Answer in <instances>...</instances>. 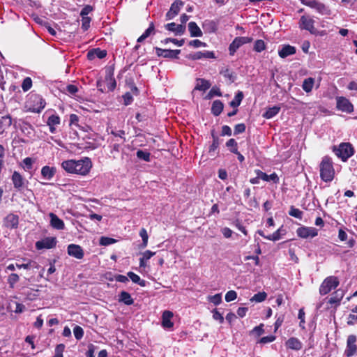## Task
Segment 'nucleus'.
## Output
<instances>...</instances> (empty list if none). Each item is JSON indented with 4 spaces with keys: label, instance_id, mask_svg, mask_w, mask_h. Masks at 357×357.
<instances>
[{
    "label": "nucleus",
    "instance_id": "nucleus-44",
    "mask_svg": "<svg viewBox=\"0 0 357 357\" xmlns=\"http://www.w3.org/2000/svg\"><path fill=\"white\" fill-rule=\"evenodd\" d=\"M136 155L139 159L143 160L145 162H149L151 160V153L148 151L138 150Z\"/></svg>",
    "mask_w": 357,
    "mask_h": 357
},
{
    "label": "nucleus",
    "instance_id": "nucleus-43",
    "mask_svg": "<svg viewBox=\"0 0 357 357\" xmlns=\"http://www.w3.org/2000/svg\"><path fill=\"white\" fill-rule=\"evenodd\" d=\"M303 211H301L300 209L295 208L294 206H291L290 207V210L289 211V215L294 217L296 218H298L299 220H301L303 218Z\"/></svg>",
    "mask_w": 357,
    "mask_h": 357
},
{
    "label": "nucleus",
    "instance_id": "nucleus-39",
    "mask_svg": "<svg viewBox=\"0 0 357 357\" xmlns=\"http://www.w3.org/2000/svg\"><path fill=\"white\" fill-rule=\"evenodd\" d=\"M127 275L130 278L132 282L138 284L141 287L146 286V281L142 280L140 277L138 275L135 274V273L130 271L127 273Z\"/></svg>",
    "mask_w": 357,
    "mask_h": 357
},
{
    "label": "nucleus",
    "instance_id": "nucleus-26",
    "mask_svg": "<svg viewBox=\"0 0 357 357\" xmlns=\"http://www.w3.org/2000/svg\"><path fill=\"white\" fill-rule=\"evenodd\" d=\"M296 49L295 47L290 45H284L282 49L278 51L280 57L284 59L289 56L296 54Z\"/></svg>",
    "mask_w": 357,
    "mask_h": 357
},
{
    "label": "nucleus",
    "instance_id": "nucleus-20",
    "mask_svg": "<svg viewBox=\"0 0 357 357\" xmlns=\"http://www.w3.org/2000/svg\"><path fill=\"white\" fill-rule=\"evenodd\" d=\"M255 172L259 179H262L264 181H272L275 184L279 183V177L275 172L270 175L266 174L260 169H255Z\"/></svg>",
    "mask_w": 357,
    "mask_h": 357
},
{
    "label": "nucleus",
    "instance_id": "nucleus-33",
    "mask_svg": "<svg viewBox=\"0 0 357 357\" xmlns=\"http://www.w3.org/2000/svg\"><path fill=\"white\" fill-rule=\"evenodd\" d=\"M223 108H224V104L221 100H214L212 104V107H211V113L214 116H218L222 113Z\"/></svg>",
    "mask_w": 357,
    "mask_h": 357
},
{
    "label": "nucleus",
    "instance_id": "nucleus-17",
    "mask_svg": "<svg viewBox=\"0 0 357 357\" xmlns=\"http://www.w3.org/2000/svg\"><path fill=\"white\" fill-rule=\"evenodd\" d=\"M68 255L77 259H82L84 257V252L83 248L77 244H70L67 248Z\"/></svg>",
    "mask_w": 357,
    "mask_h": 357
},
{
    "label": "nucleus",
    "instance_id": "nucleus-28",
    "mask_svg": "<svg viewBox=\"0 0 357 357\" xmlns=\"http://www.w3.org/2000/svg\"><path fill=\"white\" fill-rule=\"evenodd\" d=\"M188 26L191 37L202 36L203 33L195 22H190Z\"/></svg>",
    "mask_w": 357,
    "mask_h": 357
},
{
    "label": "nucleus",
    "instance_id": "nucleus-18",
    "mask_svg": "<svg viewBox=\"0 0 357 357\" xmlns=\"http://www.w3.org/2000/svg\"><path fill=\"white\" fill-rule=\"evenodd\" d=\"M186 57L189 59L195 61L202 59H215V55L213 51H199L193 54H190Z\"/></svg>",
    "mask_w": 357,
    "mask_h": 357
},
{
    "label": "nucleus",
    "instance_id": "nucleus-61",
    "mask_svg": "<svg viewBox=\"0 0 357 357\" xmlns=\"http://www.w3.org/2000/svg\"><path fill=\"white\" fill-rule=\"evenodd\" d=\"M204 26H207L210 31L213 33H215L218 29L217 24L213 20L206 21Z\"/></svg>",
    "mask_w": 357,
    "mask_h": 357
},
{
    "label": "nucleus",
    "instance_id": "nucleus-11",
    "mask_svg": "<svg viewBox=\"0 0 357 357\" xmlns=\"http://www.w3.org/2000/svg\"><path fill=\"white\" fill-rule=\"evenodd\" d=\"M307 6L315 9L319 14L323 15H330L331 14L329 7L317 0H308Z\"/></svg>",
    "mask_w": 357,
    "mask_h": 357
},
{
    "label": "nucleus",
    "instance_id": "nucleus-40",
    "mask_svg": "<svg viewBox=\"0 0 357 357\" xmlns=\"http://www.w3.org/2000/svg\"><path fill=\"white\" fill-rule=\"evenodd\" d=\"M314 82V79L312 77L305 79L302 85L303 89L307 93L310 92L312 90Z\"/></svg>",
    "mask_w": 357,
    "mask_h": 357
},
{
    "label": "nucleus",
    "instance_id": "nucleus-30",
    "mask_svg": "<svg viewBox=\"0 0 357 357\" xmlns=\"http://www.w3.org/2000/svg\"><path fill=\"white\" fill-rule=\"evenodd\" d=\"M118 301L119 303H123L126 305H130L134 303V300L131 295L126 291H122L119 294Z\"/></svg>",
    "mask_w": 357,
    "mask_h": 357
},
{
    "label": "nucleus",
    "instance_id": "nucleus-23",
    "mask_svg": "<svg viewBox=\"0 0 357 357\" xmlns=\"http://www.w3.org/2000/svg\"><path fill=\"white\" fill-rule=\"evenodd\" d=\"M173 317V313L171 311L165 310L162 315V326L165 328H171L174 323L171 321Z\"/></svg>",
    "mask_w": 357,
    "mask_h": 357
},
{
    "label": "nucleus",
    "instance_id": "nucleus-12",
    "mask_svg": "<svg viewBox=\"0 0 357 357\" xmlns=\"http://www.w3.org/2000/svg\"><path fill=\"white\" fill-rule=\"evenodd\" d=\"M114 68L109 66L106 68L105 81L107 84V90L113 91L116 86V82L114 77Z\"/></svg>",
    "mask_w": 357,
    "mask_h": 357
},
{
    "label": "nucleus",
    "instance_id": "nucleus-4",
    "mask_svg": "<svg viewBox=\"0 0 357 357\" xmlns=\"http://www.w3.org/2000/svg\"><path fill=\"white\" fill-rule=\"evenodd\" d=\"M333 151L343 162H346L354 154V149L349 142H342L337 147L333 146Z\"/></svg>",
    "mask_w": 357,
    "mask_h": 357
},
{
    "label": "nucleus",
    "instance_id": "nucleus-42",
    "mask_svg": "<svg viewBox=\"0 0 357 357\" xmlns=\"http://www.w3.org/2000/svg\"><path fill=\"white\" fill-rule=\"evenodd\" d=\"M226 146L229 149L230 152L232 153H236L238 151V143L233 138L229 139L226 142Z\"/></svg>",
    "mask_w": 357,
    "mask_h": 357
},
{
    "label": "nucleus",
    "instance_id": "nucleus-13",
    "mask_svg": "<svg viewBox=\"0 0 357 357\" xmlns=\"http://www.w3.org/2000/svg\"><path fill=\"white\" fill-rule=\"evenodd\" d=\"M155 51L158 56L168 59H178V54L181 53V50H173L162 49L158 47H155Z\"/></svg>",
    "mask_w": 357,
    "mask_h": 357
},
{
    "label": "nucleus",
    "instance_id": "nucleus-21",
    "mask_svg": "<svg viewBox=\"0 0 357 357\" xmlns=\"http://www.w3.org/2000/svg\"><path fill=\"white\" fill-rule=\"evenodd\" d=\"M4 225L8 228H17L19 225V216L13 213H9L4 219Z\"/></svg>",
    "mask_w": 357,
    "mask_h": 357
},
{
    "label": "nucleus",
    "instance_id": "nucleus-47",
    "mask_svg": "<svg viewBox=\"0 0 357 357\" xmlns=\"http://www.w3.org/2000/svg\"><path fill=\"white\" fill-rule=\"evenodd\" d=\"M267 297V294L266 292H258L257 294H255L252 298L250 299L251 301H255L257 303H261L266 300Z\"/></svg>",
    "mask_w": 357,
    "mask_h": 357
},
{
    "label": "nucleus",
    "instance_id": "nucleus-24",
    "mask_svg": "<svg viewBox=\"0 0 357 357\" xmlns=\"http://www.w3.org/2000/svg\"><path fill=\"white\" fill-rule=\"evenodd\" d=\"M107 51L105 50L94 48L87 52V59L89 60H93L96 57L98 59H103L107 56Z\"/></svg>",
    "mask_w": 357,
    "mask_h": 357
},
{
    "label": "nucleus",
    "instance_id": "nucleus-60",
    "mask_svg": "<svg viewBox=\"0 0 357 357\" xmlns=\"http://www.w3.org/2000/svg\"><path fill=\"white\" fill-rule=\"evenodd\" d=\"M123 104L126 106L130 105L133 101L132 96L130 92H126L124 95H123Z\"/></svg>",
    "mask_w": 357,
    "mask_h": 357
},
{
    "label": "nucleus",
    "instance_id": "nucleus-29",
    "mask_svg": "<svg viewBox=\"0 0 357 357\" xmlns=\"http://www.w3.org/2000/svg\"><path fill=\"white\" fill-rule=\"evenodd\" d=\"M56 171V169L54 167H50L46 165L42 168L41 175L44 178L50 180L54 177Z\"/></svg>",
    "mask_w": 357,
    "mask_h": 357
},
{
    "label": "nucleus",
    "instance_id": "nucleus-55",
    "mask_svg": "<svg viewBox=\"0 0 357 357\" xmlns=\"http://www.w3.org/2000/svg\"><path fill=\"white\" fill-rule=\"evenodd\" d=\"M276 321L274 324L275 327V331H276L282 324L284 320V314H276Z\"/></svg>",
    "mask_w": 357,
    "mask_h": 357
},
{
    "label": "nucleus",
    "instance_id": "nucleus-22",
    "mask_svg": "<svg viewBox=\"0 0 357 357\" xmlns=\"http://www.w3.org/2000/svg\"><path fill=\"white\" fill-rule=\"evenodd\" d=\"M61 123V119L57 114H52L47 121V125L49 126L50 132L52 134L56 132V127Z\"/></svg>",
    "mask_w": 357,
    "mask_h": 357
},
{
    "label": "nucleus",
    "instance_id": "nucleus-36",
    "mask_svg": "<svg viewBox=\"0 0 357 357\" xmlns=\"http://www.w3.org/2000/svg\"><path fill=\"white\" fill-rule=\"evenodd\" d=\"M155 255V252H152L151 250H146L143 253V257L139 259V266L140 267H146V261L150 259Z\"/></svg>",
    "mask_w": 357,
    "mask_h": 357
},
{
    "label": "nucleus",
    "instance_id": "nucleus-52",
    "mask_svg": "<svg viewBox=\"0 0 357 357\" xmlns=\"http://www.w3.org/2000/svg\"><path fill=\"white\" fill-rule=\"evenodd\" d=\"M139 236L142 238V248H146L148 245L149 236H148L146 230L144 228L141 229V230L139 231Z\"/></svg>",
    "mask_w": 357,
    "mask_h": 357
},
{
    "label": "nucleus",
    "instance_id": "nucleus-19",
    "mask_svg": "<svg viewBox=\"0 0 357 357\" xmlns=\"http://www.w3.org/2000/svg\"><path fill=\"white\" fill-rule=\"evenodd\" d=\"M165 29L169 31L174 32L176 36L183 35L185 32L186 26L183 24H176L174 22L166 24Z\"/></svg>",
    "mask_w": 357,
    "mask_h": 357
},
{
    "label": "nucleus",
    "instance_id": "nucleus-41",
    "mask_svg": "<svg viewBox=\"0 0 357 357\" xmlns=\"http://www.w3.org/2000/svg\"><path fill=\"white\" fill-rule=\"evenodd\" d=\"M220 143V142L219 137H214V140H213L212 144L208 149V153L211 155H215L216 151L219 147Z\"/></svg>",
    "mask_w": 357,
    "mask_h": 357
},
{
    "label": "nucleus",
    "instance_id": "nucleus-48",
    "mask_svg": "<svg viewBox=\"0 0 357 357\" xmlns=\"http://www.w3.org/2000/svg\"><path fill=\"white\" fill-rule=\"evenodd\" d=\"M22 89L23 91L26 92L32 87V79L29 77H26L23 79L22 83Z\"/></svg>",
    "mask_w": 357,
    "mask_h": 357
},
{
    "label": "nucleus",
    "instance_id": "nucleus-34",
    "mask_svg": "<svg viewBox=\"0 0 357 357\" xmlns=\"http://www.w3.org/2000/svg\"><path fill=\"white\" fill-rule=\"evenodd\" d=\"M12 124V119L10 116L6 115L0 116V134H1L4 130L10 127Z\"/></svg>",
    "mask_w": 357,
    "mask_h": 357
},
{
    "label": "nucleus",
    "instance_id": "nucleus-62",
    "mask_svg": "<svg viewBox=\"0 0 357 357\" xmlns=\"http://www.w3.org/2000/svg\"><path fill=\"white\" fill-rule=\"evenodd\" d=\"M220 73L222 74L225 77L228 78L231 82L234 81L235 76L234 73L231 72L228 68L221 71Z\"/></svg>",
    "mask_w": 357,
    "mask_h": 357
},
{
    "label": "nucleus",
    "instance_id": "nucleus-50",
    "mask_svg": "<svg viewBox=\"0 0 357 357\" xmlns=\"http://www.w3.org/2000/svg\"><path fill=\"white\" fill-rule=\"evenodd\" d=\"M73 333L75 339L79 340L83 337L84 333L83 328L81 326L76 325L73 328Z\"/></svg>",
    "mask_w": 357,
    "mask_h": 357
},
{
    "label": "nucleus",
    "instance_id": "nucleus-3",
    "mask_svg": "<svg viewBox=\"0 0 357 357\" xmlns=\"http://www.w3.org/2000/svg\"><path fill=\"white\" fill-rule=\"evenodd\" d=\"M45 100L42 98L41 96L38 94L31 95L29 100L26 102V107L28 108V111L40 113L45 107Z\"/></svg>",
    "mask_w": 357,
    "mask_h": 357
},
{
    "label": "nucleus",
    "instance_id": "nucleus-59",
    "mask_svg": "<svg viewBox=\"0 0 357 357\" xmlns=\"http://www.w3.org/2000/svg\"><path fill=\"white\" fill-rule=\"evenodd\" d=\"M245 129H246V126H245V123H241L236 124L234 126V135H236L243 133L245 131Z\"/></svg>",
    "mask_w": 357,
    "mask_h": 357
},
{
    "label": "nucleus",
    "instance_id": "nucleus-64",
    "mask_svg": "<svg viewBox=\"0 0 357 357\" xmlns=\"http://www.w3.org/2000/svg\"><path fill=\"white\" fill-rule=\"evenodd\" d=\"M96 346L93 344H89L88 345V351L86 353V357H95L94 352L96 351Z\"/></svg>",
    "mask_w": 357,
    "mask_h": 357
},
{
    "label": "nucleus",
    "instance_id": "nucleus-2",
    "mask_svg": "<svg viewBox=\"0 0 357 357\" xmlns=\"http://www.w3.org/2000/svg\"><path fill=\"white\" fill-rule=\"evenodd\" d=\"M320 178L324 182H331L335 176V169L332 158L328 155L324 156L319 165Z\"/></svg>",
    "mask_w": 357,
    "mask_h": 357
},
{
    "label": "nucleus",
    "instance_id": "nucleus-58",
    "mask_svg": "<svg viewBox=\"0 0 357 357\" xmlns=\"http://www.w3.org/2000/svg\"><path fill=\"white\" fill-rule=\"evenodd\" d=\"M79 117L75 114H71L70 115V123H69V126H75V127H79L78 123H79Z\"/></svg>",
    "mask_w": 357,
    "mask_h": 357
},
{
    "label": "nucleus",
    "instance_id": "nucleus-10",
    "mask_svg": "<svg viewBox=\"0 0 357 357\" xmlns=\"http://www.w3.org/2000/svg\"><path fill=\"white\" fill-rule=\"evenodd\" d=\"M11 181H12L14 188L18 191H21L29 183V181H26L23 177V176L17 171L13 172V173L11 176Z\"/></svg>",
    "mask_w": 357,
    "mask_h": 357
},
{
    "label": "nucleus",
    "instance_id": "nucleus-1",
    "mask_svg": "<svg viewBox=\"0 0 357 357\" xmlns=\"http://www.w3.org/2000/svg\"><path fill=\"white\" fill-rule=\"evenodd\" d=\"M61 167L68 173L85 176L89 173L92 167V162L89 158L85 157L78 160H65L61 163Z\"/></svg>",
    "mask_w": 357,
    "mask_h": 357
},
{
    "label": "nucleus",
    "instance_id": "nucleus-15",
    "mask_svg": "<svg viewBox=\"0 0 357 357\" xmlns=\"http://www.w3.org/2000/svg\"><path fill=\"white\" fill-rule=\"evenodd\" d=\"M344 296V292L342 289H338L335 290L331 296V297L328 300V304L331 305V307H337L341 303V301L342 300Z\"/></svg>",
    "mask_w": 357,
    "mask_h": 357
},
{
    "label": "nucleus",
    "instance_id": "nucleus-35",
    "mask_svg": "<svg viewBox=\"0 0 357 357\" xmlns=\"http://www.w3.org/2000/svg\"><path fill=\"white\" fill-rule=\"evenodd\" d=\"M280 111V107L274 106L272 107H269L265 112V113L263 114V116L265 119H271V118L274 117L275 116H276L279 113Z\"/></svg>",
    "mask_w": 357,
    "mask_h": 357
},
{
    "label": "nucleus",
    "instance_id": "nucleus-6",
    "mask_svg": "<svg viewBox=\"0 0 357 357\" xmlns=\"http://www.w3.org/2000/svg\"><path fill=\"white\" fill-rule=\"evenodd\" d=\"M315 21L310 15H302L298 22V27L301 30L309 31L311 34L317 33V29L314 26Z\"/></svg>",
    "mask_w": 357,
    "mask_h": 357
},
{
    "label": "nucleus",
    "instance_id": "nucleus-45",
    "mask_svg": "<svg viewBox=\"0 0 357 357\" xmlns=\"http://www.w3.org/2000/svg\"><path fill=\"white\" fill-rule=\"evenodd\" d=\"M266 49V44L263 40L259 39L255 42L253 50L257 52H261Z\"/></svg>",
    "mask_w": 357,
    "mask_h": 357
},
{
    "label": "nucleus",
    "instance_id": "nucleus-46",
    "mask_svg": "<svg viewBox=\"0 0 357 357\" xmlns=\"http://www.w3.org/2000/svg\"><path fill=\"white\" fill-rule=\"evenodd\" d=\"M183 5V1H181V0H176L174 3H172L169 10L173 13H175L176 15H178L179 11H180L181 7Z\"/></svg>",
    "mask_w": 357,
    "mask_h": 357
},
{
    "label": "nucleus",
    "instance_id": "nucleus-25",
    "mask_svg": "<svg viewBox=\"0 0 357 357\" xmlns=\"http://www.w3.org/2000/svg\"><path fill=\"white\" fill-rule=\"evenodd\" d=\"M50 225L58 230L63 229L65 225L63 221L60 219L56 214L53 213H50Z\"/></svg>",
    "mask_w": 357,
    "mask_h": 357
},
{
    "label": "nucleus",
    "instance_id": "nucleus-8",
    "mask_svg": "<svg viewBox=\"0 0 357 357\" xmlns=\"http://www.w3.org/2000/svg\"><path fill=\"white\" fill-rule=\"evenodd\" d=\"M253 40L252 37L238 36L236 37L229 46V52L231 56L234 55L237 50L245 44L251 43Z\"/></svg>",
    "mask_w": 357,
    "mask_h": 357
},
{
    "label": "nucleus",
    "instance_id": "nucleus-38",
    "mask_svg": "<svg viewBox=\"0 0 357 357\" xmlns=\"http://www.w3.org/2000/svg\"><path fill=\"white\" fill-rule=\"evenodd\" d=\"M243 96V92L238 91L235 95L234 98L229 102V105L234 108L238 107L241 105Z\"/></svg>",
    "mask_w": 357,
    "mask_h": 357
},
{
    "label": "nucleus",
    "instance_id": "nucleus-7",
    "mask_svg": "<svg viewBox=\"0 0 357 357\" xmlns=\"http://www.w3.org/2000/svg\"><path fill=\"white\" fill-rule=\"evenodd\" d=\"M357 355V337L351 334L347 337L346 348L344 351L345 357H353Z\"/></svg>",
    "mask_w": 357,
    "mask_h": 357
},
{
    "label": "nucleus",
    "instance_id": "nucleus-56",
    "mask_svg": "<svg viewBox=\"0 0 357 357\" xmlns=\"http://www.w3.org/2000/svg\"><path fill=\"white\" fill-rule=\"evenodd\" d=\"M91 21V19L89 17H82V29L84 31L89 29Z\"/></svg>",
    "mask_w": 357,
    "mask_h": 357
},
{
    "label": "nucleus",
    "instance_id": "nucleus-9",
    "mask_svg": "<svg viewBox=\"0 0 357 357\" xmlns=\"http://www.w3.org/2000/svg\"><path fill=\"white\" fill-rule=\"evenodd\" d=\"M336 108L342 112L351 114L354 112V105L351 101L344 96L336 98Z\"/></svg>",
    "mask_w": 357,
    "mask_h": 357
},
{
    "label": "nucleus",
    "instance_id": "nucleus-27",
    "mask_svg": "<svg viewBox=\"0 0 357 357\" xmlns=\"http://www.w3.org/2000/svg\"><path fill=\"white\" fill-rule=\"evenodd\" d=\"M285 345L287 348L298 351L302 349V342L296 337H290L286 342Z\"/></svg>",
    "mask_w": 357,
    "mask_h": 357
},
{
    "label": "nucleus",
    "instance_id": "nucleus-57",
    "mask_svg": "<svg viewBox=\"0 0 357 357\" xmlns=\"http://www.w3.org/2000/svg\"><path fill=\"white\" fill-rule=\"evenodd\" d=\"M237 298V293L234 290L227 291L225 294V301L227 302H231L234 301Z\"/></svg>",
    "mask_w": 357,
    "mask_h": 357
},
{
    "label": "nucleus",
    "instance_id": "nucleus-14",
    "mask_svg": "<svg viewBox=\"0 0 357 357\" xmlns=\"http://www.w3.org/2000/svg\"><path fill=\"white\" fill-rule=\"evenodd\" d=\"M56 237H46L41 241H37L36 243V248L37 250L51 249L56 247Z\"/></svg>",
    "mask_w": 357,
    "mask_h": 357
},
{
    "label": "nucleus",
    "instance_id": "nucleus-51",
    "mask_svg": "<svg viewBox=\"0 0 357 357\" xmlns=\"http://www.w3.org/2000/svg\"><path fill=\"white\" fill-rule=\"evenodd\" d=\"M208 301L213 303L215 305H218L222 302V294H216L213 296H209L208 297Z\"/></svg>",
    "mask_w": 357,
    "mask_h": 357
},
{
    "label": "nucleus",
    "instance_id": "nucleus-31",
    "mask_svg": "<svg viewBox=\"0 0 357 357\" xmlns=\"http://www.w3.org/2000/svg\"><path fill=\"white\" fill-rule=\"evenodd\" d=\"M155 24L153 22L149 24V27L145 30L142 35H141L137 40V43H142L146 38L150 36L151 34H154Z\"/></svg>",
    "mask_w": 357,
    "mask_h": 357
},
{
    "label": "nucleus",
    "instance_id": "nucleus-32",
    "mask_svg": "<svg viewBox=\"0 0 357 357\" xmlns=\"http://www.w3.org/2000/svg\"><path fill=\"white\" fill-rule=\"evenodd\" d=\"M211 86V82L208 80L202 78H197L195 90L205 91L208 90Z\"/></svg>",
    "mask_w": 357,
    "mask_h": 357
},
{
    "label": "nucleus",
    "instance_id": "nucleus-49",
    "mask_svg": "<svg viewBox=\"0 0 357 357\" xmlns=\"http://www.w3.org/2000/svg\"><path fill=\"white\" fill-rule=\"evenodd\" d=\"M116 242V240L113 238H110V237H107V236H102L100 238L99 243H100V245H101L107 246V245L113 244Z\"/></svg>",
    "mask_w": 357,
    "mask_h": 357
},
{
    "label": "nucleus",
    "instance_id": "nucleus-54",
    "mask_svg": "<svg viewBox=\"0 0 357 357\" xmlns=\"http://www.w3.org/2000/svg\"><path fill=\"white\" fill-rule=\"evenodd\" d=\"M66 346L64 344H59L55 347V354L52 357H63V353L65 350Z\"/></svg>",
    "mask_w": 357,
    "mask_h": 357
},
{
    "label": "nucleus",
    "instance_id": "nucleus-16",
    "mask_svg": "<svg viewBox=\"0 0 357 357\" xmlns=\"http://www.w3.org/2000/svg\"><path fill=\"white\" fill-rule=\"evenodd\" d=\"M297 235L302 238H314L317 236V229L314 227H301L296 230Z\"/></svg>",
    "mask_w": 357,
    "mask_h": 357
},
{
    "label": "nucleus",
    "instance_id": "nucleus-63",
    "mask_svg": "<svg viewBox=\"0 0 357 357\" xmlns=\"http://www.w3.org/2000/svg\"><path fill=\"white\" fill-rule=\"evenodd\" d=\"M23 164L24 165V168L26 169H31L33 167V160L31 158L27 157L23 160Z\"/></svg>",
    "mask_w": 357,
    "mask_h": 357
},
{
    "label": "nucleus",
    "instance_id": "nucleus-53",
    "mask_svg": "<svg viewBox=\"0 0 357 357\" xmlns=\"http://www.w3.org/2000/svg\"><path fill=\"white\" fill-rule=\"evenodd\" d=\"M20 280L19 275L16 273H11L8 278V283L10 287L13 288L15 283Z\"/></svg>",
    "mask_w": 357,
    "mask_h": 357
},
{
    "label": "nucleus",
    "instance_id": "nucleus-5",
    "mask_svg": "<svg viewBox=\"0 0 357 357\" xmlns=\"http://www.w3.org/2000/svg\"><path fill=\"white\" fill-rule=\"evenodd\" d=\"M340 284V280L336 276L326 277L321 282L319 291L321 296L326 295L333 289H335Z\"/></svg>",
    "mask_w": 357,
    "mask_h": 357
},
{
    "label": "nucleus",
    "instance_id": "nucleus-37",
    "mask_svg": "<svg viewBox=\"0 0 357 357\" xmlns=\"http://www.w3.org/2000/svg\"><path fill=\"white\" fill-rule=\"evenodd\" d=\"M258 234L262 236L263 238L273 241H278L280 238V229H278L275 232H273L272 234H270L268 236H266L262 231H258Z\"/></svg>",
    "mask_w": 357,
    "mask_h": 357
}]
</instances>
